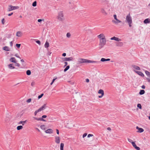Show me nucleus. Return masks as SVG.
I'll list each match as a JSON object with an SVG mask.
<instances>
[{
	"label": "nucleus",
	"mask_w": 150,
	"mask_h": 150,
	"mask_svg": "<svg viewBox=\"0 0 150 150\" xmlns=\"http://www.w3.org/2000/svg\"><path fill=\"white\" fill-rule=\"evenodd\" d=\"M63 60L64 61H71L74 60V58L72 57H69L63 58Z\"/></svg>",
	"instance_id": "0eeeda50"
},
{
	"label": "nucleus",
	"mask_w": 150,
	"mask_h": 150,
	"mask_svg": "<svg viewBox=\"0 0 150 150\" xmlns=\"http://www.w3.org/2000/svg\"><path fill=\"white\" fill-rule=\"evenodd\" d=\"M64 64H65V65H64V67H66V66H67V64H68V63H67V62H64Z\"/></svg>",
	"instance_id": "6e6d98bb"
},
{
	"label": "nucleus",
	"mask_w": 150,
	"mask_h": 150,
	"mask_svg": "<svg viewBox=\"0 0 150 150\" xmlns=\"http://www.w3.org/2000/svg\"><path fill=\"white\" fill-rule=\"evenodd\" d=\"M45 126L44 125H42L40 126V128L42 129H45Z\"/></svg>",
	"instance_id": "ea45409f"
},
{
	"label": "nucleus",
	"mask_w": 150,
	"mask_h": 150,
	"mask_svg": "<svg viewBox=\"0 0 150 150\" xmlns=\"http://www.w3.org/2000/svg\"><path fill=\"white\" fill-rule=\"evenodd\" d=\"M49 46V44L47 41H46L45 45V48H48Z\"/></svg>",
	"instance_id": "393cba45"
},
{
	"label": "nucleus",
	"mask_w": 150,
	"mask_h": 150,
	"mask_svg": "<svg viewBox=\"0 0 150 150\" xmlns=\"http://www.w3.org/2000/svg\"><path fill=\"white\" fill-rule=\"evenodd\" d=\"M125 22L127 23L129 27L132 26V18L129 13L126 16Z\"/></svg>",
	"instance_id": "f257e3e1"
},
{
	"label": "nucleus",
	"mask_w": 150,
	"mask_h": 150,
	"mask_svg": "<svg viewBox=\"0 0 150 150\" xmlns=\"http://www.w3.org/2000/svg\"><path fill=\"white\" fill-rule=\"evenodd\" d=\"M56 132H57V133L58 134H59V130L58 129H56Z\"/></svg>",
	"instance_id": "13d9d810"
},
{
	"label": "nucleus",
	"mask_w": 150,
	"mask_h": 150,
	"mask_svg": "<svg viewBox=\"0 0 150 150\" xmlns=\"http://www.w3.org/2000/svg\"><path fill=\"white\" fill-rule=\"evenodd\" d=\"M69 67H70L69 66V65L67 66L66 67V68L64 69V72L67 71V70H68L69 69Z\"/></svg>",
	"instance_id": "2f4dec72"
},
{
	"label": "nucleus",
	"mask_w": 150,
	"mask_h": 150,
	"mask_svg": "<svg viewBox=\"0 0 150 150\" xmlns=\"http://www.w3.org/2000/svg\"><path fill=\"white\" fill-rule=\"evenodd\" d=\"M47 107L46 104H44L39 109V110L40 111L43 110L45 109Z\"/></svg>",
	"instance_id": "ddd939ff"
},
{
	"label": "nucleus",
	"mask_w": 150,
	"mask_h": 150,
	"mask_svg": "<svg viewBox=\"0 0 150 150\" xmlns=\"http://www.w3.org/2000/svg\"><path fill=\"white\" fill-rule=\"evenodd\" d=\"M146 80H147V81L148 82H149L150 83V79H149V78H146Z\"/></svg>",
	"instance_id": "5fc2aeb1"
},
{
	"label": "nucleus",
	"mask_w": 150,
	"mask_h": 150,
	"mask_svg": "<svg viewBox=\"0 0 150 150\" xmlns=\"http://www.w3.org/2000/svg\"><path fill=\"white\" fill-rule=\"evenodd\" d=\"M15 57H18V58H19L20 59H21V58H20V57H19V56L18 55V54H16L15 55Z\"/></svg>",
	"instance_id": "79ce46f5"
},
{
	"label": "nucleus",
	"mask_w": 150,
	"mask_h": 150,
	"mask_svg": "<svg viewBox=\"0 0 150 150\" xmlns=\"http://www.w3.org/2000/svg\"><path fill=\"white\" fill-rule=\"evenodd\" d=\"M137 107L139 108V109H142V106L141 105L139 104L138 103V104L137 105Z\"/></svg>",
	"instance_id": "e433bc0d"
},
{
	"label": "nucleus",
	"mask_w": 150,
	"mask_h": 150,
	"mask_svg": "<svg viewBox=\"0 0 150 150\" xmlns=\"http://www.w3.org/2000/svg\"><path fill=\"white\" fill-rule=\"evenodd\" d=\"M2 23L3 24H4V18H3L1 20Z\"/></svg>",
	"instance_id": "8fccbe9b"
},
{
	"label": "nucleus",
	"mask_w": 150,
	"mask_h": 150,
	"mask_svg": "<svg viewBox=\"0 0 150 150\" xmlns=\"http://www.w3.org/2000/svg\"><path fill=\"white\" fill-rule=\"evenodd\" d=\"M112 22L115 24H117L121 22V21L118 19H117V20H116V21L112 20Z\"/></svg>",
	"instance_id": "6ab92c4d"
},
{
	"label": "nucleus",
	"mask_w": 150,
	"mask_h": 150,
	"mask_svg": "<svg viewBox=\"0 0 150 150\" xmlns=\"http://www.w3.org/2000/svg\"><path fill=\"white\" fill-rule=\"evenodd\" d=\"M87 135V134L86 133H85L83 135V138H84Z\"/></svg>",
	"instance_id": "09e8293b"
},
{
	"label": "nucleus",
	"mask_w": 150,
	"mask_h": 150,
	"mask_svg": "<svg viewBox=\"0 0 150 150\" xmlns=\"http://www.w3.org/2000/svg\"><path fill=\"white\" fill-rule=\"evenodd\" d=\"M110 60V59H106L104 58H102L100 60V61L101 62L108 61Z\"/></svg>",
	"instance_id": "4be33fe9"
},
{
	"label": "nucleus",
	"mask_w": 150,
	"mask_h": 150,
	"mask_svg": "<svg viewBox=\"0 0 150 150\" xmlns=\"http://www.w3.org/2000/svg\"><path fill=\"white\" fill-rule=\"evenodd\" d=\"M44 94L43 93L41 94L40 95H39L38 96V98L39 99L40 98L43 96Z\"/></svg>",
	"instance_id": "58836bf2"
},
{
	"label": "nucleus",
	"mask_w": 150,
	"mask_h": 150,
	"mask_svg": "<svg viewBox=\"0 0 150 150\" xmlns=\"http://www.w3.org/2000/svg\"><path fill=\"white\" fill-rule=\"evenodd\" d=\"M66 54L65 53H63L62 54V56H63V57L66 56Z\"/></svg>",
	"instance_id": "e2e57ef3"
},
{
	"label": "nucleus",
	"mask_w": 150,
	"mask_h": 150,
	"mask_svg": "<svg viewBox=\"0 0 150 150\" xmlns=\"http://www.w3.org/2000/svg\"><path fill=\"white\" fill-rule=\"evenodd\" d=\"M47 117V116L46 115H43L42 116V117H40L39 118H37L35 117H33V118L35 120L38 121H43L45 122L46 120H44L43 118H46Z\"/></svg>",
	"instance_id": "20e7f679"
},
{
	"label": "nucleus",
	"mask_w": 150,
	"mask_h": 150,
	"mask_svg": "<svg viewBox=\"0 0 150 150\" xmlns=\"http://www.w3.org/2000/svg\"><path fill=\"white\" fill-rule=\"evenodd\" d=\"M101 11L102 13L105 14L106 15L107 14V13L105 12V10L103 8H102L101 9Z\"/></svg>",
	"instance_id": "cd10ccee"
},
{
	"label": "nucleus",
	"mask_w": 150,
	"mask_h": 150,
	"mask_svg": "<svg viewBox=\"0 0 150 150\" xmlns=\"http://www.w3.org/2000/svg\"><path fill=\"white\" fill-rule=\"evenodd\" d=\"M135 149H136L137 150H140V148L138 147L137 146H136L135 148Z\"/></svg>",
	"instance_id": "603ef678"
},
{
	"label": "nucleus",
	"mask_w": 150,
	"mask_h": 150,
	"mask_svg": "<svg viewBox=\"0 0 150 150\" xmlns=\"http://www.w3.org/2000/svg\"><path fill=\"white\" fill-rule=\"evenodd\" d=\"M64 144L63 143H61L60 144V150H64Z\"/></svg>",
	"instance_id": "bb28decb"
},
{
	"label": "nucleus",
	"mask_w": 150,
	"mask_h": 150,
	"mask_svg": "<svg viewBox=\"0 0 150 150\" xmlns=\"http://www.w3.org/2000/svg\"><path fill=\"white\" fill-rule=\"evenodd\" d=\"M107 129L109 131H110L111 130V128L109 127H108Z\"/></svg>",
	"instance_id": "774afa93"
},
{
	"label": "nucleus",
	"mask_w": 150,
	"mask_h": 150,
	"mask_svg": "<svg viewBox=\"0 0 150 150\" xmlns=\"http://www.w3.org/2000/svg\"><path fill=\"white\" fill-rule=\"evenodd\" d=\"M56 79H53L52 82L50 84L51 85L53 83H54V81H55V80Z\"/></svg>",
	"instance_id": "49530a36"
},
{
	"label": "nucleus",
	"mask_w": 150,
	"mask_h": 150,
	"mask_svg": "<svg viewBox=\"0 0 150 150\" xmlns=\"http://www.w3.org/2000/svg\"><path fill=\"white\" fill-rule=\"evenodd\" d=\"M98 93H99L101 94H102L103 95H104V93L102 89H100L98 91Z\"/></svg>",
	"instance_id": "a878e982"
},
{
	"label": "nucleus",
	"mask_w": 150,
	"mask_h": 150,
	"mask_svg": "<svg viewBox=\"0 0 150 150\" xmlns=\"http://www.w3.org/2000/svg\"><path fill=\"white\" fill-rule=\"evenodd\" d=\"M3 50L6 51H9L10 50L8 47L7 46H5L3 47Z\"/></svg>",
	"instance_id": "b1692460"
},
{
	"label": "nucleus",
	"mask_w": 150,
	"mask_h": 150,
	"mask_svg": "<svg viewBox=\"0 0 150 150\" xmlns=\"http://www.w3.org/2000/svg\"><path fill=\"white\" fill-rule=\"evenodd\" d=\"M86 82L88 83L89 81V80L88 79H86Z\"/></svg>",
	"instance_id": "680f3d73"
},
{
	"label": "nucleus",
	"mask_w": 150,
	"mask_h": 150,
	"mask_svg": "<svg viewBox=\"0 0 150 150\" xmlns=\"http://www.w3.org/2000/svg\"><path fill=\"white\" fill-rule=\"evenodd\" d=\"M16 47L17 48H19L20 47V46H21V44H16Z\"/></svg>",
	"instance_id": "a19ab883"
},
{
	"label": "nucleus",
	"mask_w": 150,
	"mask_h": 150,
	"mask_svg": "<svg viewBox=\"0 0 150 150\" xmlns=\"http://www.w3.org/2000/svg\"><path fill=\"white\" fill-rule=\"evenodd\" d=\"M116 45L117 47H122L123 45V43L121 42H116Z\"/></svg>",
	"instance_id": "dca6fc26"
},
{
	"label": "nucleus",
	"mask_w": 150,
	"mask_h": 150,
	"mask_svg": "<svg viewBox=\"0 0 150 150\" xmlns=\"http://www.w3.org/2000/svg\"><path fill=\"white\" fill-rule=\"evenodd\" d=\"M113 17H114V19L115 20H117V19H118L117 18V16L115 14V15H113Z\"/></svg>",
	"instance_id": "a18cd8bd"
},
{
	"label": "nucleus",
	"mask_w": 150,
	"mask_h": 150,
	"mask_svg": "<svg viewBox=\"0 0 150 150\" xmlns=\"http://www.w3.org/2000/svg\"><path fill=\"white\" fill-rule=\"evenodd\" d=\"M22 35V33L21 31H18L16 33V36L18 37H21Z\"/></svg>",
	"instance_id": "412c9836"
},
{
	"label": "nucleus",
	"mask_w": 150,
	"mask_h": 150,
	"mask_svg": "<svg viewBox=\"0 0 150 150\" xmlns=\"http://www.w3.org/2000/svg\"><path fill=\"white\" fill-rule=\"evenodd\" d=\"M110 39L112 40H115L117 41H121V40L118 38L114 37L110 38Z\"/></svg>",
	"instance_id": "9b49d317"
},
{
	"label": "nucleus",
	"mask_w": 150,
	"mask_h": 150,
	"mask_svg": "<svg viewBox=\"0 0 150 150\" xmlns=\"http://www.w3.org/2000/svg\"><path fill=\"white\" fill-rule=\"evenodd\" d=\"M10 44L11 46L12 47L13 46V43L12 41L10 42Z\"/></svg>",
	"instance_id": "bf43d9fd"
},
{
	"label": "nucleus",
	"mask_w": 150,
	"mask_h": 150,
	"mask_svg": "<svg viewBox=\"0 0 150 150\" xmlns=\"http://www.w3.org/2000/svg\"><path fill=\"white\" fill-rule=\"evenodd\" d=\"M145 91L144 90H140L139 93V94L141 95H142L144 94L145 93Z\"/></svg>",
	"instance_id": "c85d7f7f"
},
{
	"label": "nucleus",
	"mask_w": 150,
	"mask_h": 150,
	"mask_svg": "<svg viewBox=\"0 0 150 150\" xmlns=\"http://www.w3.org/2000/svg\"><path fill=\"white\" fill-rule=\"evenodd\" d=\"M100 61H92L91 60H88V63H94L96 64H99L100 63Z\"/></svg>",
	"instance_id": "aec40b11"
},
{
	"label": "nucleus",
	"mask_w": 150,
	"mask_h": 150,
	"mask_svg": "<svg viewBox=\"0 0 150 150\" xmlns=\"http://www.w3.org/2000/svg\"><path fill=\"white\" fill-rule=\"evenodd\" d=\"M8 69H12L16 68L14 66V64H9L8 65Z\"/></svg>",
	"instance_id": "f8f14e48"
},
{
	"label": "nucleus",
	"mask_w": 150,
	"mask_h": 150,
	"mask_svg": "<svg viewBox=\"0 0 150 150\" xmlns=\"http://www.w3.org/2000/svg\"><path fill=\"white\" fill-rule=\"evenodd\" d=\"M15 63V66L18 67H20V64L18 63H17L16 62V63Z\"/></svg>",
	"instance_id": "4c0bfd02"
},
{
	"label": "nucleus",
	"mask_w": 150,
	"mask_h": 150,
	"mask_svg": "<svg viewBox=\"0 0 150 150\" xmlns=\"http://www.w3.org/2000/svg\"><path fill=\"white\" fill-rule=\"evenodd\" d=\"M42 20H42V19H39L38 20V21L39 22H41Z\"/></svg>",
	"instance_id": "052dcab7"
},
{
	"label": "nucleus",
	"mask_w": 150,
	"mask_h": 150,
	"mask_svg": "<svg viewBox=\"0 0 150 150\" xmlns=\"http://www.w3.org/2000/svg\"><path fill=\"white\" fill-rule=\"evenodd\" d=\"M136 128L138 130H139L137 131V132L139 133H142L144 132V129L141 128H139L138 126H137L136 127Z\"/></svg>",
	"instance_id": "2eb2a0df"
},
{
	"label": "nucleus",
	"mask_w": 150,
	"mask_h": 150,
	"mask_svg": "<svg viewBox=\"0 0 150 150\" xmlns=\"http://www.w3.org/2000/svg\"><path fill=\"white\" fill-rule=\"evenodd\" d=\"M132 146H134V145L135 144V143L134 142H132Z\"/></svg>",
	"instance_id": "0e129e2a"
},
{
	"label": "nucleus",
	"mask_w": 150,
	"mask_h": 150,
	"mask_svg": "<svg viewBox=\"0 0 150 150\" xmlns=\"http://www.w3.org/2000/svg\"><path fill=\"white\" fill-rule=\"evenodd\" d=\"M57 18L59 21H62L64 20V17L62 11H61L59 12Z\"/></svg>",
	"instance_id": "7ed1b4c3"
},
{
	"label": "nucleus",
	"mask_w": 150,
	"mask_h": 150,
	"mask_svg": "<svg viewBox=\"0 0 150 150\" xmlns=\"http://www.w3.org/2000/svg\"><path fill=\"white\" fill-rule=\"evenodd\" d=\"M46 133L51 134L53 133V130L51 129H49L45 131Z\"/></svg>",
	"instance_id": "4468645a"
},
{
	"label": "nucleus",
	"mask_w": 150,
	"mask_h": 150,
	"mask_svg": "<svg viewBox=\"0 0 150 150\" xmlns=\"http://www.w3.org/2000/svg\"><path fill=\"white\" fill-rule=\"evenodd\" d=\"M128 141L129 142H130L131 143H132V142H133L132 141V140L130 139H129V138H128Z\"/></svg>",
	"instance_id": "864d4df0"
},
{
	"label": "nucleus",
	"mask_w": 150,
	"mask_h": 150,
	"mask_svg": "<svg viewBox=\"0 0 150 150\" xmlns=\"http://www.w3.org/2000/svg\"><path fill=\"white\" fill-rule=\"evenodd\" d=\"M9 61L12 62L14 63H16V60L15 58L14 57H11V58L10 59Z\"/></svg>",
	"instance_id": "f3484780"
},
{
	"label": "nucleus",
	"mask_w": 150,
	"mask_h": 150,
	"mask_svg": "<svg viewBox=\"0 0 150 150\" xmlns=\"http://www.w3.org/2000/svg\"><path fill=\"white\" fill-rule=\"evenodd\" d=\"M35 84V83L34 82H32L31 83V86H33Z\"/></svg>",
	"instance_id": "4d7b16f0"
},
{
	"label": "nucleus",
	"mask_w": 150,
	"mask_h": 150,
	"mask_svg": "<svg viewBox=\"0 0 150 150\" xmlns=\"http://www.w3.org/2000/svg\"><path fill=\"white\" fill-rule=\"evenodd\" d=\"M93 136V134H89L88 135L87 137H92Z\"/></svg>",
	"instance_id": "de8ad7c7"
},
{
	"label": "nucleus",
	"mask_w": 150,
	"mask_h": 150,
	"mask_svg": "<svg viewBox=\"0 0 150 150\" xmlns=\"http://www.w3.org/2000/svg\"><path fill=\"white\" fill-rule=\"evenodd\" d=\"M132 67L133 68V70L134 69L135 70H140L141 69L138 66H137L135 65H132Z\"/></svg>",
	"instance_id": "6e6552de"
},
{
	"label": "nucleus",
	"mask_w": 150,
	"mask_h": 150,
	"mask_svg": "<svg viewBox=\"0 0 150 150\" xmlns=\"http://www.w3.org/2000/svg\"><path fill=\"white\" fill-rule=\"evenodd\" d=\"M88 60L84 59H80L78 60V62L79 64L88 63Z\"/></svg>",
	"instance_id": "423d86ee"
},
{
	"label": "nucleus",
	"mask_w": 150,
	"mask_h": 150,
	"mask_svg": "<svg viewBox=\"0 0 150 150\" xmlns=\"http://www.w3.org/2000/svg\"><path fill=\"white\" fill-rule=\"evenodd\" d=\"M13 14V13H9L8 14V16H11V15H12V14Z\"/></svg>",
	"instance_id": "69168bd1"
},
{
	"label": "nucleus",
	"mask_w": 150,
	"mask_h": 150,
	"mask_svg": "<svg viewBox=\"0 0 150 150\" xmlns=\"http://www.w3.org/2000/svg\"><path fill=\"white\" fill-rule=\"evenodd\" d=\"M103 95L102 94H101V96H98V97L99 98H101L103 97Z\"/></svg>",
	"instance_id": "338daca9"
},
{
	"label": "nucleus",
	"mask_w": 150,
	"mask_h": 150,
	"mask_svg": "<svg viewBox=\"0 0 150 150\" xmlns=\"http://www.w3.org/2000/svg\"><path fill=\"white\" fill-rule=\"evenodd\" d=\"M36 5H37L36 1H35L33 3L32 6L34 7H35V6H36Z\"/></svg>",
	"instance_id": "72a5a7b5"
},
{
	"label": "nucleus",
	"mask_w": 150,
	"mask_h": 150,
	"mask_svg": "<svg viewBox=\"0 0 150 150\" xmlns=\"http://www.w3.org/2000/svg\"><path fill=\"white\" fill-rule=\"evenodd\" d=\"M31 98H29L26 101V102L28 103H29L31 102Z\"/></svg>",
	"instance_id": "c03bdc74"
},
{
	"label": "nucleus",
	"mask_w": 150,
	"mask_h": 150,
	"mask_svg": "<svg viewBox=\"0 0 150 150\" xmlns=\"http://www.w3.org/2000/svg\"><path fill=\"white\" fill-rule=\"evenodd\" d=\"M40 112V110H39V109H38V110H36V111H35V112H34V114H35V115H37V113L38 112Z\"/></svg>",
	"instance_id": "c9c22d12"
},
{
	"label": "nucleus",
	"mask_w": 150,
	"mask_h": 150,
	"mask_svg": "<svg viewBox=\"0 0 150 150\" xmlns=\"http://www.w3.org/2000/svg\"><path fill=\"white\" fill-rule=\"evenodd\" d=\"M145 74L148 76H150V73L147 71H145Z\"/></svg>",
	"instance_id": "473e14b6"
},
{
	"label": "nucleus",
	"mask_w": 150,
	"mask_h": 150,
	"mask_svg": "<svg viewBox=\"0 0 150 150\" xmlns=\"http://www.w3.org/2000/svg\"><path fill=\"white\" fill-rule=\"evenodd\" d=\"M133 71L135 72L136 73L138 74L139 75H140V76L143 77L144 76V74L141 71H137L134 70V69H133Z\"/></svg>",
	"instance_id": "1a4fd4ad"
},
{
	"label": "nucleus",
	"mask_w": 150,
	"mask_h": 150,
	"mask_svg": "<svg viewBox=\"0 0 150 150\" xmlns=\"http://www.w3.org/2000/svg\"><path fill=\"white\" fill-rule=\"evenodd\" d=\"M106 41L105 38H102L100 39V42L99 43V48L100 49H101L105 45Z\"/></svg>",
	"instance_id": "f03ea898"
},
{
	"label": "nucleus",
	"mask_w": 150,
	"mask_h": 150,
	"mask_svg": "<svg viewBox=\"0 0 150 150\" xmlns=\"http://www.w3.org/2000/svg\"><path fill=\"white\" fill-rule=\"evenodd\" d=\"M26 74L28 75H30L31 74V72L30 70H28L26 71Z\"/></svg>",
	"instance_id": "7c9ffc66"
},
{
	"label": "nucleus",
	"mask_w": 150,
	"mask_h": 150,
	"mask_svg": "<svg viewBox=\"0 0 150 150\" xmlns=\"http://www.w3.org/2000/svg\"><path fill=\"white\" fill-rule=\"evenodd\" d=\"M144 23L145 24H147V23H150V19L148 18L146 19L144 21Z\"/></svg>",
	"instance_id": "a211bd4d"
},
{
	"label": "nucleus",
	"mask_w": 150,
	"mask_h": 150,
	"mask_svg": "<svg viewBox=\"0 0 150 150\" xmlns=\"http://www.w3.org/2000/svg\"><path fill=\"white\" fill-rule=\"evenodd\" d=\"M23 126L21 125H19L17 127V129L18 130H20L23 128Z\"/></svg>",
	"instance_id": "c756f323"
},
{
	"label": "nucleus",
	"mask_w": 150,
	"mask_h": 150,
	"mask_svg": "<svg viewBox=\"0 0 150 150\" xmlns=\"http://www.w3.org/2000/svg\"><path fill=\"white\" fill-rule=\"evenodd\" d=\"M98 38H99L100 39L102 38H105V35L103 33H101L100 35H98Z\"/></svg>",
	"instance_id": "5701e85b"
},
{
	"label": "nucleus",
	"mask_w": 150,
	"mask_h": 150,
	"mask_svg": "<svg viewBox=\"0 0 150 150\" xmlns=\"http://www.w3.org/2000/svg\"><path fill=\"white\" fill-rule=\"evenodd\" d=\"M18 6H13L12 5H10L9 6L8 11H11L18 9Z\"/></svg>",
	"instance_id": "39448f33"
},
{
	"label": "nucleus",
	"mask_w": 150,
	"mask_h": 150,
	"mask_svg": "<svg viewBox=\"0 0 150 150\" xmlns=\"http://www.w3.org/2000/svg\"><path fill=\"white\" fill-rule=\"evenodd\" d=\"M71 36V34L69 33H68L67 34V37L68 38H70Z\"/></svg>",
	"instance_id": "f704fd0d"
},
{
	"label": "nucleus",
	"mask_w": 150,
	"mask_h": 150,
	"mask_svg": "<svg viewBox=\"0 0 150 150\" xmlns=\"http://www.w3.org/2000/svg\"><path fill=\"white\" fill-rule=\"evenodd\" d=\"M36 42L39 45H40L41 42L39 40H37L36 41Z\"/></svg>",
	"instance_id": "3c124183"
},
{
	"label": "nucleus",
	"mask_w": 150,
	"mask_h": 150,
	"mask_svg": "<svg viewBox=\"0 0 150 150\" xmlns=\"http://www.w3.org/2000/svg\"><path fill=\"white\" fill-rule=\"evenodd\" d=\"M18 124L20 125V124H22L23 125H24V123H23V121H20L18 123Z\"/></svg>",
	"instance_id": "37998d69"
},
{
	"label": "nucleus",
	"mask_w": 150,
	"mask_h": 150,
	"mask_svg": "<svg viewBox=\"0 0 150 150\" xmlns=\"http://www.w3.org/2000/svg\"><path fill=\"white\" fill-rule=\"evenodd\" d=\"M55 142L57 144H59L60 142V137L58 136H55Z\"/></svg>",
	"instance_id": "9d476101"
}]
</instances>
